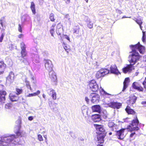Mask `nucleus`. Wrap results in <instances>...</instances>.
<instances>
[{"label": "nucleus", "instance_id": "b1692460", "mask_svg": "<svg viewBox=\"0 0 146 146\" xmlns=\"http://www.w3.org/2000/svg\"><path fill=\"white\" fill-rule=\"evenodd\" d=\"M137 99V97L134 95L131 96L130 97L129 102L130 104H133L135 102Z\"/></svg>", "mask_w": 146, "mask_h": 146}, {"label": "nucleus", "instance_id": "72a5a7b5", "mask_svg": "<svg viewBox=\"0 0 146 146\" xmlns=\"http://www.w3.org/2000/svg\"><path fill=\"white\" fill-rule=\"evenodd\" d=\"M64 19H66L67 20V21L69 22V23L71 24V19L70 18V16L69 14H67L65 15Z\"/></svg>", "mask_w": 146, "mask_h": 146}, {"label": "nucleus", "instance_id": "09e8293b", "mask_svg": "<svg viewBox=\"0 0 146 146\" xmlns=\"http://www.w3.org/2000/svg\"><path fill=\"white\" fill-rule=\"evenodd\" d=\"M35 94H34V93L32 94H29L27 96V97H31L33 96H35Z\"/></svg>", "mask_w": 146, "mask_h": 146}, {"label": "nucleus", "instance_id": "f8f14e48", "mask_svg": "<svg viewBox=\"0 0 146 146\" xmlns=\"http://www.w3.org/2000/svg\"><path fill=\"white\" fill-rule=\"evenodd\" d=\"M105 135V134L98 133V134L97 135V137L98 143H103Z\"/></svg>", "mask_w": 146, "mask_h": 146}, {"label": "nucleus", "instance_id": "49530a36", "mask_svg": "<svg viewBox=\"0 0 146 146\" xmlns=\"http://www.w3.org/2000/svg\"><path fill=\"white\" fill-rule=\"evenodd\" d=\"M18 30L19 32H22V27L20 24L19 25Z\"/></svg>", "mask_w": 146, "mask_h": 146}, {"label": "nucleus", "instance_id": "4d7b16f0", "mask_svg": "<svg viewBox=\"0 0 146 146\" xmlns=\"http://www.w3.org/2000/svg\"><path fill=\"white\" fill-rule=\"evenodd\" d=\"M31 79L32 82L34 83H35V80L34 78V77H32L31 78Z\"/></svg>", "mask_w": 146, "mask_h": 146}, {"label": "nucleus", "instance_id": "a211bd4d", "mask_svg": "<svg viewBox=\"0 0 146 146\" xmlns=\"http://www.w3.org/2000/svg\"><path fill=\"white\" fill-rule=\"evenodd\" d=\"M10 100L12 102H16L18 100L19 97L18 96H16L13 93H11L9 94V96Z\"/></svg>", "mask_w": 146, "mask_h": 146}, {"label": "nucleus", "instance_id": "052dcab7", "mask_svg": "<svg viewBox=\"0 0 146 146\" xmlns=\"http://www.w3.org/2000/svg\"><path fill=\"white\" fill-rule=\"evenodd\" d=\"M116 11L118 13H121V11L119 10L118 9H116Z\"/></svg>", "mask_w": 146, "mask_h": 146}, {"label": "nucleus", "instance_id": "9b49d317", "mask_svg": "<svg viewBox=\"0 0 146 146\" xmlns=\"http://www.w3.org/2000/svg\"><path fill=\"white\" fill-rule=\"evenodd\" d=\"M125 129H122L117 131L116 135L118 139H122L124 137V132Z\"/></svg>", "mask_w": 146, "mask_h": 146}, {"label": "nucleus", "instance_id": "6ab92c4d", "mask_svg": "<svg viewBox=\"0 0 146 146\" xmlns=\"http://www.w3.org/2000/svg\"><path fill=\"white\" fill-rule=\"evenodd\" d=\"M130 82V80L129 78H126L123 82V87L122 90L124 91L128 87Z\"/></svg>", "mask_w": 146, "mask_h": 146}, {"label": "nucleus", "instance_id": "e433bc0d", "mask_svg": "<svg viewBox=\"0 0 146 146\" xmlns=\"http://www.w3.org/2000/svg\"><path fill=\"white\" fill-rule=\"evenodd\" d=\"M49 19L50 21H54L55 19L54 18V15L53 13H51L49 15Z\"/></svg>", "mask_w": 146, "mask_h": 146}, {"label": "nucleus", "instance_id": "bf43d9fd", "mask_svg": "<svg viewBox=\"0 0 146 146\" xmlns=\"http://www.w3.org/2000/svg\"><path fill=\"white\" fill-rule=\"evenodd\" d=\"M135 134V133H131V134H130V137H133V136Z\"/></svg>", "mask_w": 146, "mask_h": 146}, {"label": "nucleus", "instance_id": "9d476101", "mask_svg": "<svg viewBox=\"0 0 146 146\" xmlns=\"http://www.w3.org/2000/svg\"><path fill=\"white\" fill-rule=\"evenodd\" d=\"M132 87L135 89L139 91L143 92V88L137 82H134L132 84Z\"/></svg>", "mask_w": 146, "mask_h": 146}, {"label": "nucleus", "instance_id": "f704fd0d", "mask_svg": "<svg viewBox=\"0 0 146 146\" xmlns=\"http://www.w3.org/2000/svg\"><path fill=\"white\" fill-rule=\"evenodd\" d=\"M25 83L26 84V85L27 86V87L30 90L32 91V89L31 88L30 85V84L29 82L26 79L25 81Z\"/></svg>", "mask_w": 146, "mask_h": 146}, {"label": "nucleus", "instance_id": "a878e982", "mask_svg": "<svg viewBox=\"0 0 146 146\" xmlns=\"http://www.w3.org/2000/svg\"><path fill=\"white\" fill-rule=\"evenodd\" d=\"M32 56L33 58L34 61L38 63L40 62V59L38 55L33 54Z\"/></svg>", "mask_w": 146, "mask_h": 146}, {"label": "nucleus", "instance_id": "680f3d73", "mask_svg": "<svg viewBox=\"0 0 146 146\" xmlns=\"http://www.w3.org/2000/svg\"><path fill=\"white\" fill-rule=\"evenodd\" d=\"M65 1L67 4H68L70 2V0H65Z\"/></svg>", "mask_w": 146, "mask_h": 146}, {"label": "nucleus", "instance_id": "c85d7f7f", "mask_svg": "<svg viewBox=\"0 0 146 146\" xmlns=\"http://www.w3.org/2000/svg\"><path fill=\"white\" fill-rule=\"evenodd\" d=\"M86 22H88L87 26L90 29L92 28L93 27V24L90 21V20L89 18H88Z\"/></svg>", "mask_w": 146, "mask_h": 146}, {"label": "nucleus", "instance_id": "58836bf2", "mask_svg": "<svg viewBox=\"0 0 146 146\" xmlns=\"http://www.w3.org/2000/svg\"><path fill=\"white\" fill-rule=\"evenodd\" d=\"M6 67L5 66H3L1 67H0V74H2L4 71Z\"/></svg>", "mask_w": 146, "mask_h": 146}, {"label": "nucleus", "instance_id": "39448f33", "mask_svg": "<svg viewBox=\"0 0 146 146\" xmlns=\"http://www.w3.org/2000/svg\"><path fill=\"white\" fill-rule=\"evenodd\" d=\"M89 86L91 90L93 92H96L98 89V85L94 80L89 82Z\"/></svg>", "mask_w": 146, "mask_h": 146}, {"label": "nucleus", "instance_id": "c03bdc74", "mask_svg": "<svg viewBox=\"0 0 146 146\" xmlns=\"http://www.w3.org/2000/svg\"><path fill=\"white\" fill-rule=\"evenodd\" d=\"M4 35L5 34L4 33L2 34L1 36L0 37V42L2 41Z\"/></svg>", "mask_w": 146, "mask_h": 146}, {"label": "nucleus", "instance_id": "1a4fd4ad", "mask_svg": "<svg viewBox=\"0 0 146 146\" xmlns=\"http://www.w3.org/2000/svg\"><path fill=\"white\" fill-rule=\"evenodd\" d=\"M48 94L52 97L53 100H55L56 99V94L55 91L53 89H50L47 90Z\"/></svg>", "mask_w": 146, "mask_h": 146}, {"label": "nucleus", "instance_id": "f03ea898", "mask_svg": "<svg viewBox=\"0 0 146 146\" xmlns=\"http://www.w3.org/2000/svg\"><path fill=\"white\" fill-rule=\"evenodd\" d=\"M20 127L19 126L17 127L18 130L15 132L17 135L16 136L15 135H12L2 137L1 140H0V146H14L15 145L17 144L19 142L17 137L24 136V133H25V132L21 133Z\"/></svg>", "mask_w": 146, "mask_h": 146}, {"label": "nucleus", "instance_id": "7c9ffc66", "mask_svg": "<svg viewBox=\"0 0 146 146\" xmlns=\"http://www.w3.org/2000/svg\"><path fill=\"white\" fill-rule=\"evenodd\" d=\"M31 8L33 12V13L35 14L36 13V11L35 8V5L33 2L31 3Z\"/></svg>", "mask_w": 146, "mask_h": 146}, {"label": "nucleus", "instance_id": "f257e3e1", "mask_svg": "<svg viewBox=\"0 0 146 146\" xmlns=\"http://www.w3.org/2000/svg\"><path fill=\"white\" fill-rule=\"evenodd\" d=\"M129 46L132 50V51L130 52V54L129 56V61L131 64L127 65L126 67L123 68V72L125 73L130 72L132 69H134L133 65L135 64L139 59V54L136 51V50H138L141 54H144L145 51V47L141 45L139 42L135 45H131Z\"/></svg>", "mask_w": 146, "mask_h": 146}, {"label": "nucleus", "instance_id": "bb28decb", "mask_svg": "<svg viewBox=\"0 0 146 146\" xmlns=\"http://www.w3.org/2000/svg\"><path fill=\"white\" fill-rule=\"evenodd\" d=\"M126 112L129 114H133L134 113V111L132 109H131L129 106H127L125 109Z\"/></svg>", "mask_w": 146, "mask_h": 146}, {"label": "nucleus", "instance_id": "8fccbe9b", "mask_svg": "<svg viewBox=\"0 0 146 146\" xmlns=\"http://www.w3.org/2000/svg\"><path fill=\"white\" fill-rule=\"evenodd\" d=\"M65 38L68 40L70 42V39L69 37L67 35H64Z\"/></svg>", "mask_w": 146, "mask_h": 146}, {"label": "nucleus", "instance_id": "3c124183", "mask_svg": "<svg viewBox=\"0 0 146 146\" xmlns=\"http://www.w3.org/2000/svg\"><path fill=\"white\" fill-rule=\"evenodd\" d=\"M28 119L29 120L32 121L34 117L33 116H31L29 117Z\"/></svg>", "mask_w": 146, "mask_h": 146}, {"label": "nucleus", "instance_id": "ea45409f", "mask_svg": "<svg viewBox=\"0 0 146 146\" xmlns=\"http://www.w3.org/2000/svg\"><path fill=\"white\" fill-rule=\"evenodd\" d=\"M20 46L21 50L25 49L26 48L25 45L23 42H22L21 43Z\"/></svg>", "mask_w": 146, "mask_h": 146}, {"label": "nucleus", "instance_id": "6e6552de", "mask_svg": "<svg viewBox=\"0 0 146 146\" xmlns=\"http://www.w3.org/2000/svg\"><path fill=\"white\" fill-rule=\"evenodd\" d=\"M109 107L115 109H118L121 106V104L117 102H111L108 104Z\"/></svg>", "mask_w": 146, "mask_h": 146}, {"label": "nucleus", "instance_id": "a18cd8bd", "mask_svg": "<svg viewBox=\"0 0 146 146\" xmlns=\"http://www.w3.org/2000/svg\"><path fill=\"white\" fill-rule=\"evenodd\" d=\"M5 66V67H6V65L2 61H0V67H1L3 66Z\"/></svg>", "mask_w": 146, "mask_h": 146}, {"label": "nucleus", "instance_id": "412c9836", "mask_svg": "<svg viewBox=\"0 0 146 146\" xmlns=\"http://www.w3.org/2000/svg\"><path fill=\"white\" fill-rule=\"evenodd\" d=\"M92 108L93 112H96L100 113L101 111V109L99 105H95L93 106Z\"/></svg>", "mask_w": 146, "mask_h": 146}, {"label": "nucleus", "instance_id": "c9c22d12", "mask_svg": "<svg viewBox=\"0 0 146 146\" xmlns=\"http://www.w3.org/2000/svg\"><path fill=\"white\" fill-rule=\"evenodd\" d=\"M143 32V36L142 38V41L143 42H145V39L146 38V34L145 31H142Z\"/></svg>", "mask_w": 146, "mask_h": 146}, {"label": "nucleus", "instance_id": "4c0bfd02", "mask_svg": "<svg viewBox=\"0 0 146 146\" xmlns=\"http://www.w3.org/2000/svg\"><path fill=\"white\" fill-rule=\"evenodd\" d=\"M21 53L22 56L23 57L25 56L27 54V52L26 49L21 50Z\"/></svg>", "mask_w": 146, "mask_h": 146}, {"label": "nucleus", "instance_id": "4468645a", "mask_svg": "<svg viewBox=\"0 0 146 146\" xmlns=\"http://www.w3.org/2000/svg\"><path fill=\"white\" fill-rule=\"evenodd\" d=\"M108 126L110 128H111V129L113 131H116L118 128V126L117 125L115 124L114 123L112 122H109L108 124Z\"/></svg>", "mask_w": 146, "mask_h": 146}, {"label": "nucleus", "instance_id": "423d86ee", "mask_svg": "<svg viewBox=\"0 0 146 146\" xmlns=\"http://www.w3.org/2000/svg\"><path fill=\"white\" fill-rule=\"evenodd\" d=\"M44 62L45 68L48 72L53 70V65L51 61L49 60H44Z\"/></svg>", "mask_w": 146, "mask_h": 146}, {"label": "nucleus", "instance_id": "5701e85b", "mask_svg": "<svg viewBox=\"0 0 146 146\" xmlns=\"http://www.w3.org/2000/svg\"><path fill=\"white\" fill-rule=\"evenodd\" d=\"M96 127L97 130L98 131L100 132H99V133H102L103 134H105V130L102 126L101 125H98L96 126Z\"/></svg>", "mask_w": 146, "mask_h": 146}, {"label": "nucleus", "instance_id": "de8ad7c7", "mask_svg": "<svg viewBox=\"0 0 146 146\" xmlns=\"http://www.w3.org/2000/svg\"><path fill=\"white\" fill-rule=\"evenodd\" d=\"M143 84L144 88L146 89V78H145L144 81L143 83Z\"/></svg>", "mask_w": 146, "mask_h": 146}, {"label": "nucleus", "instance_id": "20e7f679", "mask_svg": "<svg viewBox=\"0 0 146 146\" xmlns=\"http://www.w3.org/2000/svg\"><path fill=\"white\" fill-rule=\"evenodd\" d=\"M109 70L107 69L102 68L97 72L96 75V76L97 78H99L108 74L109 73Z\"/></svg>", "mask_w": 146, "mask_h": 146}, {"label": "nucleus", "instance_id": "338daca9", "mask_svg": "<svg viewBox=\"0 0 146 146\" xmlns=\"http://www.w3.org/2000/svg\"><path fill=\"white\" fill-rule=\"evenodd\" d=\"M64 49L66 51L67 50V47L66 46H64Z\"/></svg>", "mask_w": 146, "mask_h": 146}, {"label": "nucleus", "instance_id": "2eb2a0df", "mask_svg": "<svg viewBox=\"0 0 146 146\" xmlns=\"http://www.w3.org/2000/svg\"><path fill=\"white\" fill-rule=\"evenodd\" d=\"M49 77L53 81L55 82L57 80V77L56 73L53 70L49 72Z\"/></svg>", "mask_w": 146, "mask_h": 146}, {"label": "nucleus", "instance_id": "4be33fe9", "mask_svg": "<svg viewBox=\"0 0 146 146\" xmlns=\"http://www.w3.org/2000/svg\"><path fill=\"white\" fill-rule=\"evenodd\" d=\"M92 119L94 122H97L101 120L100 116L99 114H95L93 116Z\"/></svg>", "mask_w": 146, "mask_h": 146}, {"label": "nucleus", "instance_id": "0eeeda50", "mask_svg": "<svg viewBox=\"0 0 146 146\" xmlns=\"http://www.w3.org/2000/svg\"><path fill=\"white\" fill-rule=\"evenodd\" d=\"M90 98H91V101L92 102L97 103L99 102L100 96L96 93H92L90 94Z\"/></svg>", "mask_w": 146, "mask_h": 146}, {"label": "nucleus", "instance_id": "c756f323", "mask_svg": "<svg viewBox=\"0 0 146 146\" xmlns=\"http://www.w3.org/2000/svg\"><path fill=\"white\" fill-rule=\"evenodd\" d=\"M100 88L101 89V91H102L104 93V96L106 97L110 98V96H113V95H112L109 94H108L106 92V91H105L101 87H100Z\"/></svg>", "mask_w": 146, "mask_h": 146}, {"label": "nucleus", "instance_id": "f3484780", "mask_svg": "<svg viewBox=\"0 0 146 146\" xmlns=\"http://www.w3.org/2000/svg\"><path fill=\"white\" fill-rule=\"evenodd\" d=\"M14 75L13 72H10L7 78V81L10 83H12L14 80Z\"/></svg>", "mask_w": 146, "mask_h": 146}, {"label": "nucleus", "instance_id": "393cba45", "mask_svg": "<svg viewBox=\"0 0 146 146\" xmlns=\"http://www.w3.org/2000/svg\"><path fill=\"white\" fill-rule=\"evenodd\" d=\"M133 19L139 25L141 29L142 30L141 25L142 23V22L141 19H136L135 18H134Z\"/></svg>", "mask_w": 146, "mask_h": 146}, {"label": "nucleus", "instance_id": "0e129e2a", "mask_svg": "<svg viewBox=\"0 0 146 146\" xmlns=\"http://www.w3.org/2000/svg\"><path fill=\"white\" fill-rule=\"evenodd\" d=\"M129 119H129V118H126V119H125V122H127V121H128Z\"/></svg>", "mask_w": 146, "mask_h": 146}, {"label": "nucleus", "instance_id": "7ed1b4c3", "mask_svg": "<svg viewBox=\"0 0 146 146\" xmlns=\"http://www.w3.org/2000/svg\"><path fill=\"white\" fill-rule=\"evenodd\" d=\"M139 123V121L136 117L135 119L133 120L130 125L128 127V129L130 130H138L139 129V128L138 127V124Z\"/></svg>", "mask_w": 146, "mask_h": 146}, {"label": "nucleus", "instance_id": "a19ab883", "mask_svg": "<svg viewBox=\"0 0 146 146\" xmlns=\"http://www.w3.org/2000/svg\"><path fill=\"white\" fill-rule=\"evenodd\" d=\"M16 91L17 92L16 94L17 95L21 94L22 92V89L19 88H17Z\"/></svg>", "mask_w": 146, "mask_h": 146}, {"label": "nucleus", "instance_id": "dca6fc26", "mask_svg": "<svg viewBox=\"0 0 146 146\" xmlns=\"http://www.w3.org/2000/svg\"><path fill=\"white\" fill-rule=\"evenodd\" d=\"M6 94V92L4 91H0V102L1 103H5V95Z\"/></svg>", "mask_w": 146, "mask_h": 146}, {"label": "nucleus", "instance_id": "2f4dec72", "mask_svg": "<svg viewBox=\"0 0 146 146\" xmlns=\"http://www.w3.org/2000/svg\"><path fill=\"white\" fill-rule=\"evenodd\" d=\"M55 25H56L55 24H53L52 25L51 27V29L50 30V33H51V36L53 37L54 36L53 34H54V30H55L54 28L55 27Z\"/></svg>", "mask_w": 146, "mask_h": 146}, {"label": "nucleus", "instance_id": "ddd939ff", "mask_svg": "<svg viewBox=\"0 0 146 146\" xmlns=\"http://www.w3.org/2000/svg\"><path fill=\"white\" fill-rule=\"evenodd\" d=\"M110 71L111 73L117 75H118L119 74H120V72L117 70V67L115 64L112 65L111 66L110 68Z\"/></svg>", "mask_w": 146, "mask_h": 146}, {"label": "nucleus", "instance_id": "cd10ccee", "mask_svg": "<svg viewBox=\"0 0 146 146\" xmlns=\"http://www.w3.org/2000/svg\"><path fill=\"white\" fill-rule=\"evenodd\" d=\"M82 112L83 115L87 114L88 113V109L86 106H83L82 107Z\"/></svg>", "mask_w": 146, "mask_h": 146}, {"label": "nucleus", "instance_id": "864d4df0", "mask_svg": "<svg viewBox=\"0 0 146 146\" xmlns=\"http://www.w3.org/2000/svg\"><path fill=\"white\" fill-rule=\"evenodd\" d=\"M40 92L39 90H38L36 92L34 93V94H35V96H36L40 94Z\"/></svg>", "mask_w": 146, "mask_h": 146}, {"label": "nucleus", "instance_id": "69168bd1", "mask_svg": "<svg viewBox=\"0 0 146 146\" xmlns=\"http://www.w3.org/2000/svg\"><path fill=\"white\" fill-rule=\"evenodd\" d=\"M42 97L44 98H46V96L44 94H42Z\"/></svg>", "mask_w": 146, "mask_h": 146}, {"label": "nucleus", "instance_id": "37998d69", "mask_svg": "<svg viewBox=\"0 0 146 146\" xmlns=\"http://www.w3.org/2000/svg\"><path fill=\"white\" fill-rule=\"evenodd\" d=\"M11 105L9 104H6L5 106V108L6 109H9L11 108Z\"/></svg>", "mask_w": 146, "mask_h": 146}, {"label": "nucleus", "instance_id": "473e14b6", "mask_svg": "<svg viewBox=\"0 0 146 146\" xmlns=\"http://www.w3.org/2000/svg\"><path fill=\"white\" fill-rule=\"evenodd\" d=\"M80 29L79 27L78 26H76L74 28V33L76 34H78Z\"/></svg>", "mask_w": 146, "mask_h": 146}, {"label": "nucleus", "instance_id": "5fc2aeb1", "mask_svg": "<svg viewBox=\"0 0 146 146\" xmlns=\"http://www.w3.org/2000/svg\"><path fill=\"white\" fill-rule=\"evenodd\" d=\"M18 37L19 38H22L23 37V35L22 34H20L18 36Z\"/></svg>", "mask_w": 146, "mask_h": 146}, {"label": "nucleus", "instance_id": "603ef678", "mask_svg": "<svg viewBox=\"0 0 146 146\" xmlns=\"http://www.w3.org/2000/svg\"><path fill=\"white\" fill-rule=\"evenodd\" d=\"M85 100L87 103H88L89 102V99L88 97H85Z\"/></svg>", "mask_w": 146, "mask_h": 146}, {"label": "nucleus", "instance_id": "79ce46f5", "mask_svg": "<svg viewBox=\"0 0 146 146\" xmlns=\"http://www.w3.org/2000/svg\"><path fill=\"white\" fill-rule=\"evenodd\" d=\"M38 140L40 141H42L43 140V138L42 135L40 134L38 135Z\"/></svg>", "mask_w": 146, "mask_h": 146}, {"label": "nucleus", "instance_id": "e2e57ef3", "mask_svg": "<svg viewBox=\"0 0 146 146\" xmlns=\"http://www.w3.org/2000/svg\"><path fill=\"white\" fill-rule=\"evenodd\" d=\"M143 60L145 61L146 62V55L143 58Z\"/></svg>", "mask_w": 146, "mask_h": 146}, {"label": "nucleus", "instance_id": "774afa93", "mask_svg": "<svg viewBox=\"0 0 146 146\" xmlns=\"http://www.w3.org/2000/svg\"><path fill=\"white\" fill-rule=\"evenodd\" d=\"M107 117V116L106 115H104V118L106 119Z\"/></svg>", "mask_w": 146, "mask_h": 146}, {"label": "nucleus", "instance_id": "aec40b11", "mask_svg": "<svg viewBox=\"0 0 146 146\" xmlns=\"http://www.w3.org/2000/svg\"><path fill=\"white\" fill-rule=\"evenodd\" d=\"M63 30L62 26L58 24L57 27L56 33L58 35L61 36V34L63 33Z\"/></svg>", "mask_w": 146, "mask_h": 146}, {"label": "nucleus", "instance_id": "13d9d810", "mask_svg": "<svg viewBox=\"0 0 146 146\" xmlns=\"http://www.w3.org/2000/svg\"><path fill=\"white\" fill-rule=\"evenodd\" d=\"M1 26L2 27H3V24H2V21L1 19L0 21V29H1Z\"/></svg>", "mask_w": 146, "mask_h": 146}, {"label": "nucleus", "instance_id": "6e6d98bb", "mask_svg": "<svg viewBox=\"0 0 146 146\" xmlns=\"http://www.w3.org/2000/svg\"><path fill=\"white\" fill-rule=\"evenodd\" d=\"M141 104L143 105L144 106H146V102L145 101H142L141 102Z\"/></svg>", "mask_w": 146, "mask_h": 146}]
</instances>
